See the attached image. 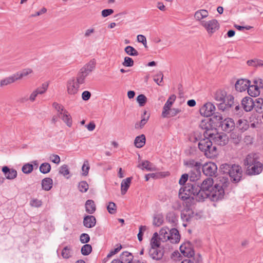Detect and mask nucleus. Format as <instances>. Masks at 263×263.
Instances as JSON below:
<instances>
[{
	"instance_id": "4",
	"label": "nucleus",
	"mask_w": 263,
	"mask_h": 263,
	"mask_svg": "<svg viewBox=\"0 0 263 263\" xmlns=\"http://www.w3.org/2000/svg\"><path fill=\"white\" fill-rule=\"evenodd\" d=\"M213 180L211 178H208L205 179L202 183L200 186V196L202 197L203 201L208 198V196L210 195L211 190L214 187Z\"/></svg>"
},
{
	"instance_id": "21",
	"label": "nucleus",
	"mask_w": 263,
	"mask_h": 263,
	"mask_svg": "<svg viewBox=\"0 0 263 263\" xmlns=\"http://www.w3.org/2000/svg\"><path fill=\"white\" fill-rule=\"evenodd\" d=\"M2 171L7 179L13 180L17 176V173L15 170L13 168L10 169L6 166L2 168Z\"/></svg>"
},
{
	"instance_id": "8",
	"label": "nucleus",
	"mask_w": 263,
	"mask_h": 263,
	"mask_svg": "<svg viewBox=\"0 0 263 263\" xmlns=\"http://www.w3.org/2000/svg\"><path fill=\"white\" fill-rule=\"evenodd\" d=\"M201 168L203 174L207 176H213L215 175L217 171V166L215 163L208 162L202 165Z\"/></svg>"
},
{
	"instance_id": "34",
	"label": "nucleus",
	"mask_w": 263,
	"mask_h": 263,
	"mask_svg": "<svg viewBox=\"0 0 263 263\" xmlns=\"http://www.w3.org/2000/svg\"><path fill=\"white\" fill-rule=\"evenodd\" d=\"M53 181L50 178H45L42 181V189L45 191H49L52 187Z\"/></svg>"
},
{
	"instance_id": "44",
	"label": "nucleus",
	"mask_w": 263,
	"mask_h": 263,
	"mask_svg": "<svg viewBox=\"0 0 263 263\" xmlns=\"http://www.w3.org/2000/svg\"><path fill=\"white\" fill-rule=\"evenodd\" d=\"M49 83L45 82L42 84L40 87L36 88L35 90L37 91L39 95H43L45 93L48 89Z\"/></svg>"
},
{
	"instance_id": "9",
	"label": "nucleus",
	"mask_w": 263,
	"mask_h": 263,
	"mask_svg": "<svg viewBox=\"0 0 263 263\" xmlns=\"http://www.w3.org/2000/svg\"><path fill=\"white\" fill-rule=\"evenodd\" d=\"M215 106L211 102H208L200 109V114L205 117H210L213 115Z\"/></svg>"
},
{
	"instance_id": "64",
	"label": "nucleus",
	"mask_w": 263,
	"mask_h": 263,
	"mask_svg": "<svg viewBox=\"0 0 263 263\" xmlns=\"http://www.w3.org/2000/svg\"><path fill=\"white\" fill-rule=\"evenodd\" d=\"M30 204L32 206L38 208L42 205V202L40 200L33 199L30 201Z\"/></svg>"
},
{
	"instance_id": "10",
	"label": "nucleus",
	"mask_w": 263,
	"mask_h": 263,
	"mask_svg": "<svg viewBox=\"0 0 263 263\" xmlns=\"http://www.w3.org/2000/svg\"><path fill=\"white\" fill-rule=\"evenodd\" d=\"M243 162L247 167L250 166L256 163H259L260 162L259 156L258 154L250 153L246 156Z\"/></svg>"
},
{
	"instance_id": "41",
	"label": "nucleus",
	"mask_w": 263,
	"mask_h": 263,
	"mask_svg": "<svg viewBox=\"0 0 263 263\" xmlns=\"http://www.w3.org/2000/svg\"><path fill=\"white\" fill-rule=\"evenodd\" d=\"M158 233H155L151 240V248H160V239L158 238Z\"/></svg>"
},
{
	"instance_id": "22",
	"label": "nucleus",
	"mask_w": 263,
	"mask_h": 263,
	"mask_svg": "<svg viewBox=\"0 0 263 263\" xmlns=\"http://www.w3.org/2000/svg\"><path fill=\"white\" fill-rule=\"evenodd\" d=\"M168 237V240L173 243H178L180 240V236L178 231L175 228L169 230Z\"/></svg>"
},
{
	"instance_id": "61",
	"label": "nucleus",
	"mask_w": 263,
	"mask_h": 263,
	"mask_svg": "<svg viewBox=\"0 0 263 263\" xmlns=\"http://www.w3.org/2000/svg\"><path fill=\"white\" fill-rule=\"evenodd\" d=\"M122 64L126 67H132L134 65V61L132 58L126 57L124 58V60Z\"/></svg>"
},
{
	"instance_id": "1",
	"label": "nucleus",
	"mask_w": 263,
	"mask_h": 263,
	"mask_svg": "<svg viewBox=\"0 0 263 263\" xmlns=\"http://www.w3.org/2000/svg\"><path fill=\"white\" fill-rule=\"evenodd\" d=\"M200 186L196 183H187V185L180 189L179 192V198L185 200L192 198L198 201H202V197L200 196Z\"/></svg>"
},
{
	"instance_id": "18",
	"label": "nucleus",
	"mask_w": 263,
	"mask_h": 263,
	"mask_svg": "<svg viewBox=\"0 0 263 263\" xmlns=\"http://www.w3.org/2000/svg\"><path fill=\"white\" fill-rule=\"evenodd\" d=\"M209 15V12L205 9H200L196 11L194 13V18L196 21L199 22L201 25L202 22H205L204 18H206Z\"/></svg>"
},
{
	"instance_id": "40",
	"label": "nucleus",
	"mask_w": 263,
	"mask_h": 263,
	"mask_svg": "<svg viewBox=\"0 0 263 263\" xmlns=\"http://www.w3.org/2000/svg\"><path fill=\"white\" fill-rule=\"evenodd\" d=\"M142 170H146L149 171H153L156 170L155 166L148 161H145L142 162L141 164L139 166Z\"/></svg>"
},
{
	"instance_id": "14",
	"label": "nucleus",
	"mask_w": 263,
	"mask_h": 263,
	"mask_svg": "<svg viewBox=\"0 0 263 263\" xmlns=\"http://www.w3.org/2000/svg\"><path fill=\"white\" fill-rule=\"evenodd\" d=\"M175 100L176 96L174 95L169 97L163 107V111L162 112V117L166 118L168 117V115L170 114L169 110L171 109V108Z\"/></svg>"
},
{
	"instance_id": "28",
	"label": "nucleus",
	"mask_w": 263,
	"mask_h": 263,
	"mask_svg": "<svg viewBox=\"0 0 263 263\" xmlns=\"http://www.w3.org/2000/svg\"><path fill=\"white\" fill-rule=\"evenodd\" d=\"M208 146L206 148L205 151L204 155L208 158H213L215 157L217 154V148L215 145H213V142L212 141V145Z\"/></svg>"
},
{
	"instance_id": "45",
	"label": "nucleus",
	"mask_w": 263,
	"mask_h": 263,
	"mask_svg": "<svg viewBox=\"0 0 263 263\" xmlns=\"http://www.w3.org/2000/svg\"><path fill=\"white\" fill-rule=\"evenodd\" d=\"M248 65L254 67H263V61L261 60H251L247 61Z\"/></svg>"
},
{
	"instance_id": "3",
	"label": "nucleus",
	"mask_w": 263,
	"mask_h": 263,
	"mask_svg": "<svg viewBox=\"0 0 263 263\" xmlns=\"http://www.w3.org/2000/svg\"><path fill=\"white\" fill-rule=\"evenodd\" d=\"M203 135L204 137H209L213 142L219 145H225L228 142L227 135L224 133H218L215 129L204 132Z\"/></svg>"
},
{
	"instance_id": "48",
	"label": "nucleus",
	"mask_w": 263,
	"mask_h": 263,
	"mask_svg": "<svg viewBox=\"0 0 263 263\" xmlns=\"http://www.w3.org/2000/svg\"><path fill=\"white\" fill-rule=\"evenodd\" d=\"M212 120L213 121L215 122V123L217 124H219V126L221 124L223 120V117L222 115L218 112L215 114H213Z\"/></svg>"
},
{
	"instance_id": "58",
	"label": "nucleus",
	"mask_w": 263,
	"mask_h": 263,
	"mask_svg": "<svg viewBox=\"0 0 263 263\" xmlns=\"http://www.w3.org/2000/svg\"><path fill=\"white\" fill-rule=\"evenodd\" d=\"M200 127L203 129H204V132H206L208 130H214V129L211 128V124L209 123V122L206 121V120H202L200 124Z\"/></svg>"
},
{
	"instance_id": "52",
	"label": "nucleus",
	"mask_w": 263,
	"mask_h": 263,
	"mask_svg": "<svg viewBox=\"0 0 263 263\" xmlns=\"http://www.w3.org/2000/svg\"><path fill=\"white\" fill-rule=\"evenodd\" d=\"M163 78V74L162 72L160 71L154 76V81L159 85L161 86V84Z\"/></svg>"
},
{
	"instance_id": "35",
	"label": "nucleus",
	"mask_w": 263,
	"mask_h": 263,
	"mask_svg": "<svg viewBox=\"0 0 263 263\" xmlns=\"http://www.w3.org/2000/svg\"><path fill=\"white\" fill-rule=\"evenodd\" d=\"M247 91L249 95L252 97H256L260 93L259 88L256 85H250V84Z\"/></svg>"
},
{
	"instance_id": "43",
	"label": "nucleus",
	"mask_w": 263,
	"mask_h": 263,
	"mask_svg": "<svg viewBox=\"0 0 263 263\" xmlns=\"http://www.w3.org/2000/svg\"><path fill=\"white\" fill-rule=\"evenodd\" d=\"M51 170V165L49 163L44 162L40 166V171L43 174H47Z\"/></svg>"
},
{
	"instance_id": "25",
	"label": "nucleus",
	"mask_w": 263,
	"mask_h": 263,
	"mask_svg": "<svg viewBox=\"0 0 263 263\" xmlns=\"http://www.w3.org/2000/svg\"><path fill=\"white\" fill-rule=\"evenodd\" d=\"M201 168H196L190 171L187 174L191 181L194 182L200 178L201 176Z\"/></svg>"
},
{
	"instance_id": "32",
	"label": "nucleus",
	"mask_w": 263,
	"mask_h": 263,
	"mask_svg": "<svg viewBox=\"0 0 263 263\" xmlns=\"http://www.w3.org/2000/svg\"><path fill=\"white\" fill-rule=\"evenodd\" d=\"M236 126L239 130H241L242 132H244L248 129L249 125L247 120L240 119L237 121Z\"/></svg>"
},
{
	"instance_id": "50",
	"label": "nucleus",
	"mask_w": 263,
	"mask_h": 263,
	"mask_svg": "<svg viewBox=\"0 0 263 263\" xmlns=\"http://www.w3.org/2000/svg\"><path fill=\"white\" fill-rule=\"evenodd\" d=\"M89 186L86 181H82L79 183L78 189L82 193H85L87 191Z\"/></svg>"
},
{
	"instance_id": "57",
	"label": "nucleus",
	"mask_w": 263,
	"mask_h": 263,
	"mask_svg": "<svg viewBox=\"0 0 263 263\" xmlns=\"http://www.w3.org/2000/svg\"><path fill=\"white\" fill-rule=\"evenodd\" d=\"M33 169V165L31 164L27 163L23 166L22 170L25 174H29L32 172Z\"/></svg>"
},
{
	"instance_id": "26",
	"label": "nucleus",
	"mask_w": 263,
	"mask_h": 263,
	"mask_svg": "<svg viewBox=\"0 0 263 263\" xmlns=\"http://www.w3.org/2000/svg\"><path fill=\"white\" fill-rule=\"evenodd\" d=\"M209 145H212V141L209 137H205V138L201 139L198 143V147L199 149L205 153L206 148Z\"/></svg>"
},
{
	"instance_id": "19",
	"label": "nucleus",
	"mask_w": 263,
	"mask_h": 263,
	"mask_svg": "<svg viewBox=\"0 0 263 263\" xmlns=\"http://www.w3.org/2000/svg\"><path fill=\"white\" fill-rule=\"evenodd\" d=\"M241 105L246 111H250L254 108V100L250 97H245L242 100Z\"/></svg>"
},
{
	"instance_id": "15",
	"label": "nucleus",
	"mask_w": 263,
	"mask_h": 263,
	"mask_svg": "<svg viewBox=\"0 0 263 263\" xmlns=\"http://www.w3.org/2000/svg\"><path fill=\"white\" fill-rule=\"evenodd\" d=\"M250 81L247 79H239L235 83V89L237 91L242 92L248 89Z\"/></svg>"
},
{
	"instance_id": "46",
	"label": "nucleus",
	"mask_w": 263,
	"mask_h": 263,
	"mask_svg": "<svg viewBox=\"0 0 263 263\" xmlns=\"http://www.w3.org/2000/svg\"><path fill=\"white\" fill-rule=\"evenodd\" d=\"M125 52L130 56H137L138 52L132 46H128L125 48Z\"/></svg>"
},
{
	"instance_id": "31",
	"label": "nucleus",
	"mask_w": 263,
	"mask_h": 263,
	"mask_svg": "<svg viewBox=\"0 0 263 263\" xmlns=\"http://www.w3.org/2000/svg\"><path fill=\"white\" fill-rule=\"evenodd\" d=\"M169 229L166 227L162 228L159 231V239L163 242L168 240Z\"/></svg>"
},
{
	"instance_id": "42",
	"label": "nucleus",
	"mask_w": 263,
	"mask_h": 263,
	"mask_svg": "<svg viewBox=\"0 0 263 263\" xmlns=\"http://www.w3.org/2000/svg\"><path fill=\"white\" fill-rule=\"evenodd\" d=\"M14 83V79L10 76L0 80V87L3 88Z\"/></svg>"
},
{
	"instance_id": "49",
	"label": "nucleus",
	"mask_w": 263,
	"mask_h": 263,
	"mask_svg": "<svg viewBox=\"0 0 263 263\" xmlns=\"http://www.w3.org/2000/svg\"><path fill=\"white\" fill-rule=\"evenodd\" d=\"M89 169L90 167L88 161H84L83 165L82 167V175L84 176H87L88 174Z\"/></svg>"
},
{
	"instance_id": "63",
	"label": "nucleus",
	"mask_w": 263,
	"mask_h": 263,
	"mask_svg": "<svg viewBox=\"0 0 263 263\" xmlns=\"http://www.w3.org/2000/svg\"><path fill=\"white\" fill-rule=\"evenodd\" d=\"M49 160L54 163L59 164L60 162V157L59 155L52 154L49 157Z\"/></svg>"
},
{
	"instance_id": "7",
	"label": "nucleus",
	"mask_w": 263,
	"mask_h": 263,
	"mask_svg": "<svg viewBox=\"0 0 263 263\" xmlns=\"http://www.w3.org/2000/svg\"><path fill=\"white\" fill-rule=\"evenodd\" d=\"M242 170L240 166L236 164L232 165L229 176L232 181L237 182L240 180L242 176Z\"/></svg>"
},
{
	"instance_id": "16",
	"label": "nucleus",
	"mask_w": 263,
	"mask_h": 263,
	"mask_svg": "<svg viewBox=\"0 0 263 263\" xmlns=\"http://www.w3.org/2000/svg\"><path fill=\"white\" fill-rule=\"evenodd\" d=\"M96 63L94 59L90 60L80 70L84 73V74L88 76L96 68Z\"/></svg>"
},
{
	"instance_id": "29",
	"label": "nucleus",
	"mask_w": 263,
	"mask_h": 263,
	"mask_svg": "<svg viewBox=\"0 0 263 263\" xmlns=\"http://www.w3.org/2000/svg\"><path fill=\"white\" fill-rule=\"evenodd\" d=\"M85 210L87 213L92 214L96 210V204L92 200H88L85 203Z\"/></svg>"
},
{
	"instance_id": "51",
	"label": "nucleus",
	"mask_w": 263,
	"mask_h": 263,
	"mask_svg": "<svg viewBox=\"0 0 263 263\" xmlns=\"http://www.w3.org/2000/svg\"><path fill=\"white\" fill-rule=\"evenodd\" d=\"M107 209L109 213L115 214L117 212V205L113 202H109L107 205Z\"/></svg>"
},
{
	"instance_id": "23",
	"label": "nucleus",
	"mask_w": 263,
	"mask_h": 263,
	"mask_svg": "<svg viewBox=\"0 0 263 263\" xmlns=\"http://www.w3.org/2000/svg\"><path fill=\"white\" fill-rule=\"evenodd\" d=\"M83 225L87 228L94 227L96 224V219L92 215H87L84 217Z\"/></svg>"
},
{
	"instance_id": "37",
	"label": "nucleus",
	"mask_w": 263,
	"mask_h": 263,
	"mask_svg": "<svg viewBox=\"0 0 263 263\" xmlns=\"http://www.w3.org/2000/svg\"><path fill=\"white\" fill-rule=\"evenodd\" d=\"M145 140V137L144 135L137 136L134 141L135 145L138 148H141L144 145Z\"/></svg>"
},
{
	"instance_id": "39",
	"label": "nucleus",
	"mask_w": 263,
	"mask_h": 263,
	"mask_svg": "<svg viewBox=\"0 0 263 263\" xmlns=\"http://www.w3.org/2000/svg\"><path fill=\"white\" fill-rule=\"evenodd\" d=\"M166 220L173 226H175L177 223L178 218L175 213L170 212L166 215Z\"/></svg>"
},
{
	"instance_id": "20",
	"label": "nucleus",
	"mask_w": 263,
	"mask_h": 263,
	"mask_svg": "<svg viewBox=\"0 0 263 263\" xmlns=\"http://www.w3.org/2000/svg\"><path fill=\"white\" fill-rule=\"evenodd\" d=\"M181 253L185 257H191L194 255V251L189 244L182 245L180 247Z\"/></svg>"
},
{
	"instance_id": "11",
	"label": "nucleus",
	"mask_w": 263,
	"mask_h": 263,
	"mask_svg": "<svg viewBox=\"0 0 263 263\" xmlns=\"http://www.w3.org/2000/svg\"><path fill=\"white\" fill-rule=\"evenodd\" d=\"M67 91L70 95H75L79 91V84L74 79L69 80L66 85Z\"/></svg>"
},
{
	"instance_id": "56",
	"label": "nucleus",
	"mask_w": 263,
	"mask_h": 263,
	"mask_svg": "<svg viewBox=\"0 0 263 263\" xmlns=\"http://www.w3.org/2000/svg\"><path fill=\"white\" fill-rule=\"evenodd\" d=\"M59 173L66 176L69 174L70 172L67 165L64 164L60 167Z\"/></svg>"
},
{
	"instance_id": "54",
	"label": "nucleus",
	"mask_w": 263,
	"mask_h": 263,
	"mask_svg": "<svg viewBox=\"0 0 263 263\" xmlns=\"http://www.w3.org/2000/svg\"><path fill=\"white\" fill-rule=\"evenodd\" d=\"M231 167L232 165L225 163L220 166V170L222 173L229 174Z\"/></svg>"
},
{
	"instance_id": "33",
	"label": "nucleus",
	"mask_w": 263,
	"mask_h": 263,
	"mask_svg": "<svg viewBox=\"0 0 263 263\" xmlns=\"http://www.w3.org/2000/svg\"><path fill=\"white\" fill-rule=\"evenodd\" d=\"M254 108L255 110L259 113L263 111V99L261 98H258L254 100Z\"/></svg>"
},
{
	"instance_id": "53",
	"label": "nucleus",
	"mask_w": 263,
	"mask_h": 263,
	"mask_svg": "<svg viewBox=\"0 0 263 263\" xmlns=\"http://www.w3.org/2000/svg\"><path fill=\"white\" fill-rule=\"evenodd\" d=\"M149 118V116L146 117H143L141 120L139 122H137L135 125V127L136 129H141L142 128L145 124L147 123Z\"/></svg>"
},
{
	"instance_id": "5",
	"label": "nucleus",
	"mask_w": 263,
	"mask_h": 263,
	"mask_svg": "<svg viewBox=\"0 0 263 263\" xmlns=\"http://www.w3.org/2000/svg\"><path fill=\"white\" fill-rule=\"evenodd\" d=\"M224 196V190L222 187L219 184H215L208 196L209 199L212 201H217L221 199Z\"/></svg>"
},
{
	"instance_id": "6",
	"label": "nucleus",
	"mask_w": 263,
	"mask_h": 263,
	"mask_svg": "<svg viewBox=\"0 0 263 263\" xmlns=\"http://www.w3.org/2000/svg\"><path fill=\"white\" fill-rule=\"evenodd\" d=\"M201 26L205 28L209 34H213L219 28V24L215 19L202 22Z\"/></svg>"
},
{
	"instance_id": "59",
	"label": "nucleus",
	"mask_w": 263,
	"mask_h": 263,
	"mask_svg": "<svg viewBox=\"0 0 263 263\" xmlns=\"http://www.w3.org/2000/svg\"><path fill=\"white\" fill-rule=\"evenodd\" d=\"M147 98L144 95H140L137 98V101L140 106H143L146 102Z\"/></svg>"
},
{
	"instance_id": "55",
	"label": "nucleus",
	"mask_w": 263,
	"mask_h": 263,
	"mask_svg": "<svg viewBox=\"0 0 263 263\" xmlns=\"http://www.w3.org/2000/svg\"><path fill=\"white\" fill-rule=\"evenodd\" d=\"M87 76L85 74H84V73H82V72L80 70V72L78 73L77 78V82L79 84H82L84 83L85 78Z\"/></svg>"
},
{
	"instance_id": "62",
	"label": "nucleus",
	"mask_w": 263,
	"mask_h": 263,
	"mask_svg": "<svg viewBox=\"0 0 263 263\" xmlns=\"http://www.w3.org/2000/svg\"><path fill=\"white\" fill-rule=\"evenodd\" d=\"M146 227L145 226H141L139 229V233L138 234V239L140 241L143 239V233L146 230Z\"/></svg>"
},
{
	"instance_id": "60",
	"label": "nucleus",
	"mask_w": 263,
	"mask_h": 263,
	"mask_svg": "<svg viewBox=\"0 0 263 263\" xmlns=\"http://www.w3.org/2000/svg\"><path fill=\"white\" fill-rule=\"evenodd\" d=\"M62 256L64 258H69L71 256V251L70 248L66 246L64 248L62 251Z\"/></svg>"
},
{
	"instance_id": "47",
	"label": "nucleus",
	"mask_w": 263,
	"mask_h": 263,
	"mask_svg": "<svg viewBox=\"0 0 263 263\" xmlns=\"http://www.w3.org/2000/svg\"><path fill=\"white\" fill-rule=\"evenodd\" d=\"M81 253L83 255H88L92 251V247L90 245L85 244L81 248Z\"/></svg>"
},
{
	"instance_id": "36",
	"label": "nucleus",
	"mask_w": 263,
	"mask_h": 263,
	"mask_svg": "<svg viewBox=\"0 0 263 263\" xmlns=\"http://www.w3.org/2000/svg\"><path fill=\"white\" fill-rule=\"evenodd\" d=\"M66 124L68 127H71L72 124V120L71 116L68 111H65L64 115L60 118Z\"/></svg>"
},
{
	"instance_id": "12",
	"label": "nucleus",
	"mask_w": 263,
	"mask_h": 263,
	"mask_svg": "<svg viewBox=\"0 0 263 263\" xmlns=\"http://www.w3.org/2000/svg\"><path fill=\"white\" fill-rule=\"evenodd\" d=\"M235 125L234 121L232 118H227L223 119L220 126L223 130L230 132L233 130Z\"/></svg>"
},
{
	"instance_id": "30",
	"label": "nucleus",
	"mask_w": 263,
	"mask_h": 263,
	"mask_svg": "<svg viewBox=\"0 0 263 263\" xmlns=\"http://www.w3.org/2000/svg\"><path fill=\"white\" fill-rule=\"evenodd\" d=\"M131 181H132L131 177H128L125 179H123L122 181L121 184V194L122 195H124L127 191V190L130 186Z\"/></svg>"
},
{
	"instance_id": "24",
	"label": "nucleus",
	"mask_w": 263,
	"mask_h": 263,
	"mask_svg": "<svg viewBox=\"0 0 263 263\" xmlns=\"http://www.w3.org/2000/svg\"><path fill=\"white\" fill-rule=\"evenodd\" d=\"M183 164L186 167L189 168L190 170L195 169L196 168H201L202 166L201 162L196 161L193 159L184 160L183 161Z\"/></svg>"
},
{
	"instance_id": "13",
	"label": "nucleus",
	"mask_w": 263,
	"mask_h": 263,
	"mask_svg": "<svg viewBox=\"0 0 263 263\" xmlns=\"http://www.w3.org/2000/svg\"><path fill=\"white\" fill-rule=\"evenodd\" d=\"M263 168V164L261 162L256 163L253 165L248 166L247 168V173L250 175H255L260 174Z\"/></svg>"
},
{
	"instance_id": "2",
	"label": "nucleus",
	"mask_w": 263,
	"mask_h": 263,
	"mask_svg": "<svg viewBox=\"0 0 263 263\" xmlns=\"http://www.w3.org/2000/svg\"><path fill=\"white\" fill-rule=\"evenodd\" d=\"M214 99L217 102L219 110L224 111L230 108L234 103V98L232 95H227V92L222 90L216 91L213 96Z\"/></svg>"
},
{
	"instance_id": "27",
	"label": "nucleus",
	"mask_w": 263,
	"mask_h": 263,
	"mask_svg": "<svg viewBox=\"0 0 263 263\" xmlns=\"http://www.w3.org/2000/svg\"><path fill=\"white\" fill-rule=\"evenodd\" d=\"M133 254L127 251L123 252L120 256V260L122 263H131L133 261Z\"/></svg>"
},
{
	"instance_id": "17",
	"label": "nucleus",
	"mask_w": 263,
	"mask_h": 263,
	"mask_svg": "<svg viewBox=\"0 0 263 263\" xmlns=\"http://www.w3.org/2000/svg\"><path fill=\"white\" fill-rule=\"evenodd\" d=\"M149 256L154 260H160L163 256V251L160 248H150Z\"/></svg>"
},
{
	"instance_id": "38",
	"label": "nucleus",
	"mask_w": 263,
	"mask_h": 263,
	"mask_svg": "<svg viewBox=\"0 0 263 263\" xmlns=\"http://www.w3.org/2000/svg\"><path fill=\"white\" fill-rule=\"evenodd\" d=\"M163 222V216L162 214H156L153 216V224L155 226L159 227Z\"/></svg>"
}]
</instances>
